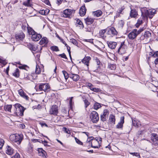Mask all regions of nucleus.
I'll list each match as a JSON object with an SVG mask.
<instances>
[{
  "label": "nucleus",
  "instance_id": "f257e3e1",
  "mask_svg": "<svg viewBox=\"0 0 158 158\" xmlns=\"http://www.w3.org/2000/svg\"><path fill=\"white\" fill-rule=\"evenodd\" d=\"M15 108L14 113L15 114L18 116H22L23 115V112L25 109L19 103L14 105Z\"/></svg>",
  "mask_w": 158,
  "mask_h": 158
},
{
  "label": "nucleus",
  "instance_id": "f03ea898",
  "mask_svg": "<svg viewBox=\"0 0 158 158\" xmlns=\"http://www.w3.org/2000/svg\"><path fill=\"white\" fill-rule=\"evenodd\" d=\"M10 139L14 141L18 145L20 144L23 139V135L22 134H15L11 135L10 136Z\"/></svg>",
  "mask_w": 158,
  "mask_h": 158
},
{
  "label": "nucleus",
  "instance_id": "7ed1b4c3",
  "mask_svg": "<svg viewBox=\"0 0 158 158\" xmlns=\"http://www.w3.org/2000/svg\"><path fill=\"white\" fill-rule=\"evenodd\" d=\"M90 118L92 122L94 123H96L99 120L98 114L97 112L93 111L90 113Z\"/></svg>",
  "mask_w": 158,
  "mask_h": 158
},
{
  "label": "nucleus",
  "instance_id": "20e7f679",
  "mask_svg": "<svg viewBox=\"0 0 158 158\" xmlns=\"http://www.w3.org/2000/svg\"><path fill=\"white\" fill-rule=\"evenodd\" d=\"M150 136L152 144L155 146L158 145V135L156 133H152L150 134Z\"/></svg>",
  "mask_w": 158,
  "mask_h": 158
},
{
  "label": "nucleus",
  "instance_id": "39448f33",
  "mask_svg": "<svg viewBox=\"0 0 158 158\" xmlns=\"http://www.w3.org/2000/svg\"><path fill=\"white\" fill-rule=\"evenodd\" d=\"M50 87L48 83H42L39 86V89L41 91L48 92L50 90Z\"/></svg>",
  "mask_w": 158,
  "mask_h": 158
},
{
  "label": "nucleus",
  "instance_id": "423d86ee",
  "mask_svg": "<svg viewBox=\"0 0 158 158\" xmlns=\"http://www.w3.org/2000/svg\"><path fill=\"white\" fill-rule=\"evenodd\" d=\"M73 12V10L71 9L65 10L63 12L61 13V16L64 18H69Z\"/></svg>",
  "mask_w": 158,
  "mask_h": 158
},
{
  "label": "nucleus",
  "instance_id": "0eeeda50",
  "mask_svg": "<svg viewBox=\"0 0 158 158\" xmlns=\"http://www.w3.org/2000/svg\"><path fill=\"white\" fill-rule=\"evenodd\" d=\"M58 107L56 105H53L52 106L50 111V114L54 115H57L58 113Z\"/></svg>",
  "mask_w": 158,
  "mask_h": 158
},
{
  "label": "nucleus",
  "instance_id": "6e6552de",
  "mask_svg": "<svg viewBox=\"0 0 158 158\" xmlns=\"http://www.w3.org/2000/svg\"><path fill=\"white\" fill-rule=\"evenodd\" d=\"M109 114V112L108 110H104L103 114H101L100 116L101 120L103 122L106 121V118L108 117Z\"/></svg>",
  "mask_w": 158,
  "mask_h": 158
},
{
  "label": "nucleus",
  "instance_id": "1a4fd4ad",
  "mask_svg": "<svg viewBox=\"0 0 158 158\" xmlns=\"http://www.w3.org/2000/svg\"><path fill=\"white\" fill-rule=\"evenodd\" d=\"M124 116H122L120 117V121L116 126L117 128L122 129L123 124L124 122Z\"/></svg>",
  "mask_w": 158,
  "mask_h": 158
},
{
  "label": "nucleus",
  "instance_id": "9d476101",
  "mask_svg": "<svg viewBox=\"0 0 158 158\" xmlns=\"http://www.w3.org/2000/svg\"><path fill=\"white\" fill-rule=\"evenodd\" d=\"M18 92L19 94L21 97L26 100H28L29 99V98L23 91V89H20L18 90Z\"/></svg>",
  "mask_w": 158,
  "mask_h": 158
},
{
  "label": "nucleus",
  "instance_id": "9b49d317",
  "mask_svg": "<svg viewBox=\"0 0 158 158\" xmlns=\"http://www.w3.org/2000/svg\"><path fill=\"white\" fill-rule=\"evenodd\" d=\"M137 36L135 29H133L128 34V36L130 39L133 40Z\"/></svg>",
  "mask_w": 158,
  "mask_h": 158
},
{
  "label": "nucleus",
  "instance_id": "f8f14e48",
  "mask_svg": "<svg viewBox=\"0 0 158 158\" xmlns=\"http://www.w3.org/2000/svg\"><path fill=\"white\" fill-rule=\"evenodd\" d=\"M41 37L42 36L40 34H36V32L31 36L32 39L35 41H38Z\"/></svg>",
  "mask_w": 158,
  "mask_h": 158
},
{
  "label": "nucleus",
  "instance_id": "ddd939ff",
  "mask_svg": "<svg viewBox=\"0 0 158 158\" xmlns=\"http://www.w3.org/2000/svg\"><path fill=\"white\" fill-rule=\"evenodd\" d=\"M69 77L73 79L74 81H77L80 79L79 76L77 74L71 73L69 75Z\"/></svg>",
  "mask_w": 158,
  "mask_h": 158
},
{
  "label": "nucleus",
  "instance_id": "4468645a",
  "mask_svg": "<svg viewBox=\"0 0 158 158\" xmlns=\"http://www.w3.org/2000/svg\"><path fill=\"white\" fill-rule=\"evenodd\" d=\"M91 59V58L90 57L85 56L82 60L81 62L86 65L87 67H88L89 65V60Z\"/></svg>",
  "mask_w": 158,
  "mask_h": 158
},
{
  "label": "nucleus",
  "instance_id": "2eb2a0df",
  "mask_svg": "<svg viewBox=\"0 0 158 158\" xmlns=\"http://www.w3.org/2000/svg\"><path fill=\"white\" fill-rule=\"evenodd\" d=\"M108 34L109 35H117L118 32L114 27H111L109 29Z\"/></svg>",
  "mask_w": 158,
  "mask_h": 158
},
{
  "label": "nucleus",
  "instance_id": "dca6fc26",
  "mask_svg": "<svg viewBox=\"0 0 158 158\" xmlns=\"http://www.w3.org/2000/svg\"><path fill=\"white\" fill-rule=\"evenodd\" d=\"M86 9L85 6H82L80 8L79 13L81 16H84L86 14Z\"/></svg>",
  "mask_w": 158,
  "mask_h": 158
},
{
  "label": "nucleus",
  "instance_id": "f3484780",
  "mask_svg": "<svg viewBox=\"0 0 158 158\" xmlns=\"http://www.w3.org/2000/svg\"><path fill=\"white\" fill-rule=\"evenodd\" d=\"M25 35L23 32L17 34L15 35V38L18 40H22L25 37Z\"/></svg>",
  "mask_w": 158,
  "mask_h": 158
},
{
  "label": "nucleus",
  "instance_id": "a211bd4d",
  "mask_svg": "<svg viewBox=\"0 0 158 158\" xmlns=\"http://www.w3.org/2000/svg\"><path fill=\"white\" fill-rule=\"evenodd\" d=\"M107 44L109 47L112 49H114L117 45V43L114 42H108Z\"/></svg>",
  "mask_w": 158,
  "mask_h": 158
},
{
  "label": "nucleus",
  "instance_id": "6ab92c4d",
  "mask_svg": "<svg viewBox=\"0 0 158 158\" xmlns=\"http://www.w3.org/2000/svg\"><path fill=\"white\" fill-rule=\"evenodd\" d=\"M6 153L8 155H11L13 153L14 150L13 148L9 146H7L6 147Z\"/></svg>",
  "mask_w": 158,
  "mask_h": 158
},
{
  "label": "nucleus",
  "instance_id": "aec40b11",
  "mask_svg": "<svg viewBox=\"0 0 158 158\" xmlns=\"http://www.w3.org/2000/svg\"><path fill=\"white\" fill-rule=\"evenodd\" d=\"M38 151L39 156L46 157L45 154L46 153V152L42 148H38Z\"/></svg>",
  "mask_w": 158,
  "mask_h": 158
},
{
  "label": "nucleus",
  "instance_id": "412c9836",
  "mask_svg": "<svg viewBox=\"0 0 158 158\" xmlns=\"http://www.w3.org/2000/svg\"><path fill=\"white\" fill-rule=\"evenodd\" d=\"M76 25L77 27H79L80 28H83L84 27L83 23L78 19H77L76 20Z\"/></svg>",
  "mask_w": 158,
  "mask_h": 158
},
{
  "label": "nucleus",
  "instance_id": "4be33fe9",
  "mask_svg": "<svg viewBox=\"0 0 158 158\" xmlns=\"http://www.w3.org/2000/svg\"><path fill=\"white\" fill-rule=\"evenodd\" d=\"M138 15L137 12L136 10H131L130 13V16L131 17L135 18Z\"/></svg>",
  "mask_w": 158,
  "mask_h": 158
},
{
  "label": "nucleus",
  "instance_id": "5701e85b",
  "mask_svg": "<svg viewBox=\"0 0 158 158\" xmlns=\"http://www.w3.org/2000/svg\"><path fill=\"white\" fill-rule=\"evenodd\" d=\"M85 21L87 24H90L94 21V19L93 18L88 17L85 19Z\"/></svg>",
  "mask_w": 158,
  "mask_h": 158
},
{
  "label": "nucleus",
  "instance_id": "b1692460",
  "mask_svg": "<svg viewBox=\"0 0 158 158\" xmlns=\"http://www.w3.org/2000/svg\"><path fill=\"white\" fill-rule=\"evenodd\" d=\"M147 14L148 16L150 15H154L156 13V10L155 9L150 10H147Z\"/></svg>",
  "mask_w": 158,
  "mask_h": 158
},
{
  "label": "nucleus",
  "instance_id": "393cba45",
  "mask_svg": "<svg viewBox=\"0 0 158 158\" xmlns=\"http://www.w3.org/2000/svg\"><path fill=\"white\" fill-rule=\"evenodd\" d=\"M106 29H103L100 30L99 32V36H100V37L103 39H105L106 36H104V34L106 32Z\"/></svg>",
  "mask_w": 158,
  "mask_h": 158
},
{
  "label": "nucleus",
  "instance_id": "a878e982",
  "mask_svg": "<svg viewBox=\"0 0 158 158\" xmlns=\"http://www.w3.org/2000/svg\"><path fill=\"white\" fill-rule=\"evenodd\" d=\"M48 42L47 39L46 37H44L40 41L39 43L40 45H42L44 44H47Z\"/></svg>",
  "mask_w": 158,
  "mask_h": 158
},
{
  "label": "nucleus",
  "instance_id": "bb28decb",
  "mask_svg": "<svg viewBox=\"0 0 158 158\" xmlns=\"http://www.w3.org/2000/svg\"><path fill=\"white\" fill-rule=\"evenodd\" d=\"M102 14V11L100 10H98L93 12V15L94 16L97 17H99Z\"/></svg>",
  "mask_w": 158,
  "mask_h": 158
},
{
  "label": "nucleus",
  "instance_id": "cd10ccee",
  "mask_svg": "<svg viewBox=\"0 0 158 158\" xmlns=\"http://www.w3.org/2000/svg\"><path fill=\"white\" fill-rule=\"evenodd\" d=\"M109 121L111 123L113 124L115 123V116L113 115H110L109 117Z\"/></svg>",
  "mask_w": 158,
  "mask_h": 158
},
{
  "label": "nucleus",
  "instance_id": "c85d7f7f",
  "mask_svg": "<svg viewBox=\"0 0 158 158\" xmlns=\"http://www.w3.org/2000/svg\"><path fill=\"white\" fill-rule=\"evenodd\" d=\"M12 107V105H7L5 106L4 108L6 111H8L9 112H11V109Z\"/></svg>",
  "mask_w": 158,
  "mask_h": 158
},
{
  "label": "nucleus",
  "instance_id": "c756f323",
  "mask_svg": "<svg viewBox=\"0 0 158 158\" xmlns=\"http://www.w3.org/2000/svg\"><path fill=\"white\" fill-rule=\"evenodd\" d=\"M108 68L112 70H114L116 68V66L115 64L108 63Z\"/></svg>",
  "mask_w": 158,
  "mask_h": 158
},
{
  "label": "nucleus",
  "instance_id": "7c9ffc66",
  "mask_svg": "<svg viewBox=\"0 0 158 158\" xmlns=\"http://www.w3.org/2000/svg\"><path fill=\"white\" fill-rule=\"evenodd\" d=\"M101 107V104L97 102L95 103L93 106L94 109L95 110H97Z\"/></svg>",
  "mask_w": 158,
  "mask_h": 158
},
{
  "label": "nucleus",
  "instance_id": "2f4dec72",
  "mask_svg": "<svg viewBox=\"0 0 158 158\" xmlns=\"http://www.w3.org/2000/svg\"><path fill=\"white\" fill-rule=\"evenodd\" d=\"M27 31L29 34V35H31L35 33V31L31 28L30 27H27Z\"/></svg>",
  "mask_w": 158,
  "mask_h": 158
},
{
  "label": "nucleus",
  "instance_id": "473e14b6",
  "mask_svg": "<svg viewBox=\"0 0 158 158\" xmlns=\"http://www.w3.org/2000/svg\"><path fill=\"white\" fill-rule=\"evenodd\" d=\"M151 36V34L149 31L145 32L144 35V37L147 39L150 37Z\"/></svg>",
  "mask_w": 158,
  "mask_h": 158
},
{
  "label": "nucleus",
  "instance_id": "72a5a7b5",
  "mask_svg": "<svg viewBox=\"0 0 158 158\" xmlns=\"http://www.w3.org/2000/svg\"><path fill=\"white\" fill-rule=\"evenodd\" d=\"M40 68L39 65H37L36 66L35 73L36 74H39L41 73Z\"/></svg>",
  "mask_w": 158,
  "mask_h": 158
},
{
  "label": "nucleus",
  "instance_id": "f704fd0d",
  "mask_svg": "<svg viewBox=\"0 0 158 158\" xmlns=\"http://www.w3.org/2000/svg\"><path fill=\"white\" fill-rule=\"evenodd\" d=\"M31 0H27L25 2H24L23 3V5L26 6H31V4L30 2Z\"/></svg>",
  "mask_w": 158,
  "mask_h": 158
},
{
  "label": "nucleus",
  "instance_id": "c9c22d12",
  "mask_svg": "<svg viewBox=\"0 0 158 158\" xmlns=\"http://www.w3.org/2000/svg\"><path fill=\"white\" fill-rule=\"evenodd\" d=\"M62 72L63 74V75L65 79L66 80H67L69 77V75L68 73L65 71H62Z\"/></svg>",
  "mask_w": 158,
  "mask_h": 158
},
{
  "label": "nucleus",
  "instance_id": "e433bc0d",
  "mask_svg": "<svg viewBox=\"0 0 158 158\" xmlns=\"http://www.w3.org/2000/svg\"><path fill=\"white\" fill-rule=\"evenodd\" d=\"M126 46L124 44V42H122L118 49H125L126 48Z\"/></svg>",
  "mask_w": 158,
  "mask_h": 158
},
{
  "label": "nucleus",
  "instance_id": "4c0bfd02",
  "mask_svg": "<svg viewBox=\"0 0 158 158\" xmlns=\"http://www.w3.org/2000/svg\"><path fill=\"white\" fill-rule=\"evenodd\" d=\"M143 20L142 19H139L137 20V22L135 24V26L137 27H138L142 23Z\"/></svg>",
  "mask_w": 158,
  "mask_h": 158
},
{
  "label": "nucleus",
  "instance_id": "58836bf2",
  "mask_svg": "<svg viewBox=\"0 0 158 158\" xmlns=\"http://www.w3.org/2000/svg\"><path fill=\"white\" fill-rule=\"evenodd\" d=\"M124 24V22L122 20H121L119 21L118 26L119 27L122 28Z\"/></svg>",
  "mask_w": 158,
  "mask_h": 158
},
{
  "label": "nucleus",
  "instance_id": "ea45409f",
  "mask_svg": "<svg viewBox=\"0 0 158 158\" xmlns=\"http://www.w3.org/2000/svg\"><path fill=\"white\" fill-rule=\"evenodd\" d=\"M69 42L71 43H72L75 45H77V40L74 39H70V40Z\"/></svg>",
  "mask_w": 158,
  "mask_h": 158
},
{
  "label": "nucleus",
  "instance_id": "a19ab883",
  "mask_svg": "<svg viewBox=\"0 0 158 158\" xmlns=\"http://www.w3.org/2000/svg\"><path fill=\"white\" fill-rule=\"evenodd\" d=\"M90 90L92 91L95 92H98L101 91V90L99 88H90Z\"/></svg>",
  "mask_w": 158,
  "mask_h": 158
},
{
  "label": "nucleus",
  "instance_id": "79ce46f5",
  "mask_svg": "<svg viewBox=\"0 0 158 158\" xmlns=\"http://www.w3.org/2000/svg\"><path fill=\"white\" fill-rule=\"evenodd\" d=\"M32 76L31 75L27 73H26L24 75V78L28 80H31Z\"/></svg>",
  "mask_w": 158,
  "mask_h": 158
},
{
  "label": "nucleus",
  "instance_id": "37998d69",
  "mask_svg": "<svg viewBox=\"0 0 158 158\" xmlns=\"http://www.w3.org/2000/svg\"><path fill=\"white\" fill-rule=\"evenodd\" d=\"M27 46L29 49H33L34 48H35L34 46L30 43H27Z\"/></svg>",
  "mask_w": 158,
  "mask_h": 158
},
{
  "label": "nucleus",
  "instance_id": "c03bdc74",
  "mask_svg": "<svg viewBox=\"0 0 158 158\" xmlns=\"http://www.w3.org/2000/svg\"><path fill=\"white\" fill-rule=\"evenodd\" d=\"M84 102L85 105V107L86 108L90 104V103L88 102V100L86 99H85L84 100Z\"/></svg>",
  "mask_w": 158,
  "mask_h": 158
},
{
  "label": "nucleus",
  "instance_id": "a18cd8bd",
  "mask_svg": "<svg viewBox=\"0 0 158 158\" xmlns=\"http://www.w3.org/2000/svg\"><path fill=\"white\" fill-rule=\"evenodd\" d=\"M63 130L65 132L68 134H70V130L66 127H64L63 128Z\"/></svg>",
  "mask_w": 158,
  "mask_h": 158
},
{
  "label": "nucleus",
  "instance_id": "49530a36",
  "mask_svg": "<svg viewBox=\"0 0 158 158\" xmlns=\"http://www.w3.org/2000/svg\"><path fill=\"white\" fill-rule=\"evenodd\" d=\"M129 153L133 156L138 157L139 158L140 157L139 154L138 152H129Z\"/></svg>",
  "mask_w": 158,
  "mask_h": 158
},
{
  "label": "nucleus",
  "instance_id": "de8ad7c7",
  "mask_svg": "<svg viewBox=\"0 0 158 158\" xmlns=\"http://www.w3.org/2000/svg\"><path fill=\"white\" fill-rule=\"evenodd\" d=\"M61 42L63 43L65 46L67 47V49H70V48L68 46V45L66 44L65 42L61 38L60 40Z\"/></svg>",
  "mask_w": 158,
  "mask_h": 158
},
{
  "label": "nucleus",
  "instance_id": "09e8293b",
  "mask_svg": "<svg viewBox=\"0 0 158 158\" xmlns=\"http://www.w3.org/2000/svg\"><path fill=\"white\" fill-rule=\"evenodd\" d=\"M32 148L33 147L31 146L30 145L28 148V152L30 154L33 151Z\"/></svg>",
  "mask_w": 158,
  "mask_h": 158
},
{
  "label": "nucleus",
  "instance_id": "8fccbe9b",
  "mask_svg": "<svg viewBox=\"0 0 158 158\" xmlns=\"http://www.w3.org/2000/svg\"><path fill=\"white\" fill-rule=\"evenodd\" d=\"M4 144V141L3 139H0V149H1Z\"/></svg>",
  "mask_w": 158,
  "mask_h": 158
},
{
  "label": "nucleus",
  "instance_id": "3c124183",
  "mask_svg": "<svg viewBox=\"0 0 158 158\" xmlns=\"http://www.w3.org/2000/svg\"><path fill=\"white\" fill-rule=\"evenodd\" d=\"M75 140L76 142L78 144L80 145L83 144V143L76 137H75Z\"/></svg>",
  "mask_w": 158,
  "mask_h": 158
},
{
  "label": "nucleus",
  "instance_id": "603ef678",
  "mask_svg": "<svg viewBox=\"0 0 158 158\" xmlns=\"http://www.w3.org/2000/svg\"><path fill=\"white\" fill-rule=\"evenodd\" d=\"M125 9V7L124 6H123L121 7V8H120L118 10V12L119 14H121L123 11Z\"/></svg>",
  "mask_w": 158,
  "mask_h": 158
},
{
  "label": "nucleus",
  "instance_id": "864d4df0",
  "mask_svg": "<svg viewBox=\"0 0 158 158\" xmlns=\"http://www.w3.org/2000/svg\"><path fill=\"white\" fill-rule=\"evenodd\" d=\"M32 51V53H33V55H34V56H35V57H36L37 58H39V57H40V54L39 53L38 54H37L36 55H35V51L36 50H31Z\"/></svg>",
  "mask_w": 158,
  "mask_h": 158
},
{
  "label": "nucleus",
  "instance_id": "5fc2aeb1",
  "mask_svg": "<svg viewBox=\"0 0 158 158\" xmlns=\"http://www.w3.org/2000/svg\"><path fill=\"white\" fill-rule=\"evenodd\" d=\"M41 142L45 146L49 147L50 146L47 144L48 142L46 140H41Z\"/></svg>",
  "mask_w": 158,
  "mask_h": 158
},
{
  "label": "nucleus",
  "instance_id": "6e6d98bb",
  "mask_svg": "<svg viewBox=\"0 0 158 158\" xmlns=\"http://www.w3.org/2000/svg\"><path fill=\"white\" fill-rule=\"evenodd\" d=\"M73 97H71L70 98V100H69V106H70V108L71 109L72 108V99L73 98Z\"/></svg>",
  "mask_w": 158,
  "mask_h": 158
},
{
  "label": "nucleus",
  "instance_id": "4d7b16f0",
  "mask_svg": "<svg viewBox=\"0 0 158 158\" xmlns=\"http://www.w3.org/2000/svg\"><path fill=\"white\" fill-rule=\"evenodd\" d=\"M59 56H60L61 57L67 59V57L64 53H62V54H59L58 55Z\"/></svg>",
  "mask_w": 158,
  "mask_h": 158
},
{
  "label": "nucleus",
  "instance_id": "13d9d810",
  "mask_svg": "<svg viewBox=\"0 0 158 158\" xmlns=\"http://www.w3.org/2000/svg\"><path fill=\"white\" fill-rule=\"evenodd\" d=\"M94 60L97 63V64L98 65H100L101 64V62L99 59H98L97 57H95L94 58Z\"/></svg>",
  "mask_w": 158,
  "mask_h": 158
},
{
  "label": "nucleus",
  "instance_id": "bf43d9fd",
  "mask_svg": "<svg viewBox=\"0 0 158 158\" xmlns=\"http://www.w3.org/2000/svg\"><path fill=\"white\" fill-rule=\"evenodd\" d=\"M20 157L19 154V153H17L14 156H12L11 158H19Z\"/></svg>",
  "mask_w": 158,
  "mask_h": 158
},
{
  "label": "nucleus",
  "instance_id": "052dcab7",
  "mask_svg": "<svg viewBox=\"0 0 158 158\" xmlns=\"http://www.w3.org/2000/svg\"><path fill=\"white\" fill-rule=\"evenodd\" d=\"M135 29V31L137 34V35L139 34L143 31V29H139L138 30H137V29Z\"/></svg>",
  "mask_w": 158,
  "mask_h": 158
},
{
  "label": "nucleus",
  "instance_id": "680f3d73",
  "mask_svg": "<svg viewBox=\"0 0 158 158\" xmlns=\"http://www.w3.org/2000/svg\"><path fill=\"white\" fill-rule=\"evenodd\" d=\"M27 27H27L26 25L23 24L22 26V29L24 30H26L27 29Z\"/></svg>",
  "mask_w": 158,
  "mask_h": 158
},
{
  "label": "nucleus",
  "instance_id": "e2e57ef3",
  "mask_svg": "<svg viewBox=\"0 0 158 158\" xmlns=\"http://www.w3.org/2000/svg\"><path fill=\"white\" fill-rule=\"evenodd\" d=\"M40 13L41 15H46L45 12L44 10H40Z\"/></svg>",
  "mask_w": 158,
  "mask_h": 158
},
{
  "label": "nucleus",
  "instance_id": "0e129e2a",
  "mask_svg": "<svg viewBox=\"0 0 158 158\" xmlns=\"http://www.w3.org/2000/svg\"><path fill=\"white\" fill-rule=\"evenodd\" d=\"M0 63L3 64L4 65H5L6 64V61L0 58Z\"/></svg>",
  "mask_w": 158,
  "mask_h": 158
},
{
  "label": "nucleus",
  "instance_id": "69168bd1",
  "mask_svg": "<svg viewBox=\"0 0 158 158\" xmlns=\"http://www.w3.org/2000/svg\"><path fill=\"white\" fill-rule=\"evenodd\" d=\"M154 55H153L154 57H156L158 56V51H157L156 52H154Z\"/></svg>",
  "mask_w": 158,
  "mask_h": 158
},
{
  "label": "nucleus",
  "instance_id": "338daca9",
  "mask_svg": "<svg viewBox=\"0 0 158 158\" xmlns=\"http://www.w3.org/2000/svg\"><path fill=\"white\" fill-rule=\"evenodd\" d=\"M40 124L41 125L42 127H43L44 126H45L46 127H48V125L45 123H40Z\"/></svg>",
  "mask_w": 158,
  "mask_h": 158
},
{
  "label": "nucleus",
  "instance_id": "774afa93",
  "mask_svg": "<svg viewBox=\"0 0 158 158\" xmlns=\"http://www.w3.org/2000/svg\"><path fill=\"white\" fill-rule=\"evenodd\" d=\"M154 54V52L153 51H152V52H149V55L150 56H153V55Z\"/></svg>",
  "mask_w": 158,
  "mask_h": 158
}]
</instances>
